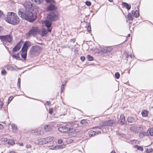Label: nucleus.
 Listing matches in <instances>:
<instances>
[{
  "label": "nucleus",
  "instance_id": "nucleus-30",
  "mask_svg": "<svg viewBox=\"0 0 153 153\" xmlns=\"http://www.w3.org/2000/svg\"><path fill=\"white\" fill-rule=\"evenodd\" d=\"M27 49L28 48L27 47L23 45L22 49V52H27Z\"/></svg>",
  "mask_w": 153,
  "mask_h": 153
},
{
  "label": "nucleus",
  "instance_id": "nucleus-11",
  "mask_svg": "<svg viewBox=\"0 0 153 153\" xmlns=\"http://www.w3.org/2000/svg\"><path fill=\"white\" fill-rule=\"evenodd\" d=\"M51 21H49L48 20L44 21V23L46 26L47 28V30L48 31L51 32L52 28L51 27Z\"/></svg>",
  "mask_w": 153,
  "mask_h": 153
},
{
  "label": "nucleus",
  "instance_id": "nucleus-49",
  "mask_svg": "<svg viewBox=\"0 0 153 153\" xmlns=\"http://www.w3.org/2000/svg\"><path fill=\"white\" fill-rule=\"evenodd\" d=\"M80 59L82 61H83L85 59V57L84 56H81L80 57Z\"/></svg>",
  "mask_w": 153,
  "mask_h": 153
},
{
  "label": "nucleus",
  "instance_id": "nucleus-58",
  "mask_svg": "<svg viewBox=\"0 0 153 153\" xmlns=\"http://www.w3.org/2000/svg\"><path fill=\"white\" fill-rule=\"evenodd\" d=\"M64 88V87H63V86H62V87H61V92H63V90Z\"/></svg>",
  "mask_w": 153,
  "mask_h": 153
},
{
  "label": "nucleus",
  "instance_id": "nucleus-52",
  "mask_svg": "<svg viewBox=\"0 0 153 153\" xmlns=\"http://www.w3.org/2000/svg\"><path fill=\"white\" fill-rule=\"evenodd\" d=\"M89 32H90V31H91V27L90 26H88V28H87Z\"/></svg>",
  "mask_w": 153,
  "mask_h": 153
},
{
  "label": "nucleus",
  "instance_id": "nucleus-2",
  "mask_svg": "<svg viewBox=\"0 0 153 153\" xmlns=\"http://www.w3.org/2000/svg\"><path fill=\"white\" fill-rule=\"evenodd\" d=\"M6 21L8 23L15 25L19 23V19L16 14L13 12H9L7 15Z\"/></svg>",
  "mask_w": 153,
  "mask_h": 153
},
{
  "label": "nucleus",
  "instance_id": "nucleus-10",
  "mask_svg": "<svg viewBox=\"0 0 153 153\" xmlns=\"http://www.w3.org/2000/svg\"><path fill=\"white\" fill-rule=\"evenodd\" d=\"M23 5L25 8V10H31L32 7V4L29 1H26L23 4Z\"/></svg>",
  "mask_w": 153,
  "mask_h": 153
},
{
  "label": "nucleus",
  "instance_id": "nucleus-61",
  "mask_svg": "<svg viewBox=\"0 0 153 153\" xmlns=\"http://www.w3.org/2000/svg\"><path fill=\"white\" fill-rule=\"evenodd\" d=\"M4 141H7V139L6 138H4Z\"/></svg>",
  "mask_w": 153,
  "mask_h": 153
},
{
  "label": "nucleus",
  "instance_id": "nucleus-48",
  "mask_svg": "<svg viewBox=\"0 0 153 153\" xmlns=\"http://www.w3.org/2000/svg\"><path fill=\"white\" fill-rule=\"evenodd\" d=\"M1 73L2 74H6V71L5 70H2L1 71Z\"/></svg>",
  "mask_w": 153,
  "mask_h": 153
},
{
  "label": "nucleus",
  "instance_id": "nucleus-26",
  "mask_svg": "<svg viewBox=\"0 0 153 153\" xmlns=\"http://www.w3.org/2000/svg\"><path fill=\"white\" fill-rule=\"evenodd\" d=\"M127 18L128 20H132L133 19V17L131 15V14L129 13L127 15Z\"/></svg>",
  "mask_w": 153,
  "mask_h": 153
},
{
  "label": "nucleus",
  "instance_id": "nucleus-5",
  "mask_svg": "<svg viewBox=\"0 0 153 153\" xmlns=\"http://www.w3.org/2000/svg\"><path fill=\"white\" fill-rule=\"evenodd\" d=\"M47 3H50V4L48 6L46 10L47 11L54 10L57 8L55 6V1L54 0H45Z\"/></svg>",
  "mask_w": 153,
  "mask_h": 153
},
{
  "label": "nucleus",
  "instance_id": "nucleus-27",
  "mask_svg": "<svg viewBox=\"0 0 153 153\" xmlns=\"http://www.w3.org/2000/svg\"><path fill=\"white\" fill-rule=\"evenodd\" d=\"M27 52H22L21 56L24 59H25L27 56Z\"/></svg>",
  "mask_w": 153,
  "mask_h": 153
},
{
  "label": "nucleus",
  "instance_id": "nucleus-23",
  "mask_svg": "<svg viewBox=\"0 0 153 153\" xmlns=\"http://www.w3.org/2000/svg\"><path fill=\"white\" fill-rule=\"evenodd\" d=\"M88 134L90 136H93L96 134V132L93 131L91 130L89 131Z\"/></svg>",
  "mask_w": 153,
  "mask_h": 153
},
{
  "label": "nucleus",
  "instance_id": "nucleus-4",
  "mask_svg": "<svg viewBox=\"0 0 153 153\" xmlns=\"http://www.w3.org/2000/svg\"><path fill=\"white\" fill-rule=\"evenodd\" d=\"M39 29L37 27H32L29 30V31L26 34V36L27 38H30L31 36H35L38 33Z\"/></svg>",
  "mask_w": 153,
  "mask_h": 153
},
{
  "label": "nucleus",
  "instance_id": "nucleus-33",
  "mask_svg": "<svg viewBox=\"0 0 153 153\" xmlns=\"http://www.w3.org/2000/svg\"><path fill=\"white\" fill-rule=\"evenodd\" d=\"M31 1H34L37 4H39L41 3L42 1V0H31Z\"/></svg>",
  "mask_w": 153,
  "mask_h": 153
},
{
  "label": "nucleus",
  "instance_id": "nucleus-55",
  "mask_svg": "<svg viewBox=\"0 0 153 153\" xmlns=\"http://www.w3.org/2000/svg\"><path fill=\"white\" fill-rule=\"evenodd\" d=\"M3 128V126L2 124H0V129H2Z\"/></svg>",
  "mask_w": 153,
  "mask_h": 153
},
{
  "label": "nucleus",
  "instance_id": "nucleus-56",
  "mask_svg": "<svg viewBox=\"0 0 153 153\" xmlns=\"http://www.w3.org/2000/svg\"><path fill=\"white\" fill-rule=\"evenodd\" d=\"M46 104H47L48 105H49L51 104V102H50L49 101H47L46 102Z\"/></svg>",
  "mask_w": 153,
  "mask_h": 153
},
{
  "label": "nucleus",
  "instance_id": "nucleus-20",
  "mask_svg": "<svg viewBox=\"0 0 153 153\" xmlns=\"http://www.w3.org/2000/svg\"><path fill=\"white\" fill-rule=\"evenodd\" d=\"M132 13L133 15L136 18H137L139 16V13L138 11L137 10H136L135 11H132Z\"/></svg>",
  "mask_w": 153,
  "mask_h": 153
},
{
  "label": "nucleus",
  "instance_id": "nucleus-15",
  "mask_svg": "<svg viewBox=\"0 0 153 153\" xmlns=\"http://www.w3.org/2000/svg\"><path fill=\"white\" fill-rule=\"evenodd\" d=\"M47 33V31L45 29H43L41 30H39V31L38 33L40 34L41 36H45Z\"/></svg>",
  "mask_w": 153,
  "mask_h": 153
},
{
  "label": "nucleus",
  "instance_id": "nucleus-8",
  "mask_svg": "<svg viewBox=\"0 0 153 153\" xmlns=\"http://www.w3.org/2000/svg\"><path fill=\"white\" fill-rule=\"evenodd\" d=\"M113 123V121L112 120H110L108 121L105 122L101 126H99L98 128L100 129H102L103 128H105L106 126H111L112 125ZM97 128H98L97 127Z\"/></svg>",
  "mask_w": 153,
  "mask_h": 153
},
{
  "label": "nucleus",
  "instance_id": "nucleus-50",
  "mask_svg": "<svg viewBox=\"0 0 153 153\" xmlns=\"http://www.w3.org/2000/svg\"><path fill=\"white\" fill-rule=\"evenodd\" d=\"M62 140L61 139H59L58 140V143L59 144H61L62 143Z\"/></svg>",
  "mask_w": 153,
  "mask_h": 153
},
{
  "label": "nucleus",
  "instance_id": "nucleus-37",
  "mask_svg": "<svg viewBox=\"0 0 153 153\" xmlns=\"http://www.w3.org/2000/svg\"><path fill=\"white\" fill-rule=\"evenodd\" d=\"M115 76L117 79H119L120 77V74L118 72H116L115 74Z\"/></svg>",
  "mask_w": 153,
  "mask_h": 153
},
{
  "label": "nucleus",
  "instance_id": "nucleus-63",
  "mask_svg": "<svg viewBox=\"0 0 153 153\" xmlns=\"http://www.w3.org/2000/svg\"><path fill=\"white\" fill-rule=\"evenodd\" d=\"M10 153H15V152H14L13 151H12L11 152H10Z\"/></svg>",
  "mask_w": 153,
  "mask_h": 153
},
{
  "label": "nucleus",
  "instance_id": "nucleus-42",
  "mask_svg": "<svg viewBox=\"0 0 153 153\" xmlns=\"http://www.w3.org/2000/svg\"><path fill=\"white\" fill-rule=\"evenodd\" d=\"M85 4L89 6L91 5V3L90 1H86L85 2Z\"/></svg>",
  "mask_w": 153,
  "mask_h": 153
},
{
  "label": "nucleus",
  "instance_id": "nucleus-14",
  "mask_svg": "<svg viewBox=\"0 0 153 153\" xmlns=\"http://www.w3.org/2000/svg\"><path fill=\"white\" fill-rule=\"evenodd\" d=\"M21 45L20 43H19L16 46H15L13 49V52H17L19 51L21 48Z\"/></svg>",
  "mask_w": 153,
  "mask_h": 153
},
{
  "label": "nucleus",
  "instance_id": "nucleus-62",
  "mask_svg": "<svg viewBox=\"0 0 153 153\" xmlns=\"http://www.w3.org/2000/svg\"><path fill=\"white\" fill-rule=\"evenodd\" d=\"M96 132V134H98L101 133L100 131H97V132Z\"/></svg>",
  "mask_w": 153,
  "mask_h": 153
},
{
  "label": "nucleus",
  "instance_id": "nucleus-21",
  "mask_svg": "<svg viewBox=\"0 0 153 153\" xmlns=\"http://www.w3.org/2000/svg\"><path fill=\"white\" fill-rule=\"evenodd\" d=\"M148 112L146 110H143L141 112V114L143 117H145L148 116Z\"/></svg>",
  "mask_w": 153,
  "mask_h": 153
},
{
  "label": "nucleus",
  "instance_id": "nucleus-43",
  "mask_svg": "<svg viewBox=\"0 0 153 153\" xmlns=\"http://www.w3.org/2000/svg\"><path fill=\"white\" fill-rule=\"evenodd\" d=\"M13 97L12 96L10 97L8 99V103L10 102V101L13 100Z\"/></svg>",
  "mask_w": 153,
  "mask_h": 153
},
{
  "label": "nucleus",
  "instance_id": "nucleus-51",
  "mask_svg": "<svg viewBox=\"0 0 153 153\" xmlns=\"http://www.w3.org/2000/svg\"><path fill=\"white\" fill-rule=\"evenodd\" d=\"M3 31V28L1 27H0V33H2Z\"/></svg>",
  "mask_w": 153,
  "mask_h": 153
},
{
  "label": "nucleus",
  "instance_id": "nucleus-24",
  "mask_svg": "<svg viewBox=\"0 0 153 153\" xmlns=\"http://www.w3.org/2000/svg\"><path fill=\"white\" fill-rule=\"evenodd\" d=\"M127 120L129 123H133L135 121V119L131 117H128L127 118Z\"/></svg>",
  "mask_w": 153,
  "mask_h": 153
},
{
  "label": "nucleus",
  "instance_id": "nucleus-16",
  "mask_svg": "<svg viewBox=\"0 0 153 153\" xmlns=\"http://www.w3.org/2000/svg\"><path fill=\"white\" fill-rule=\"evenodd\" d=\"M120 121L121 124L122 125L124 124L125 121V116L123 115H121L120 117Z\"/></svg>",
  "mask_w": 153,
  "mask_h": 153
},
{
  "label": "nucleus",
  "instance_id": "nucleus-22",
  "mask_svg": "<svg viewBox=\"0 0 153 153\" xmlns=\"http://www.w3.org/2000/svg\"><path fill=\"white\" fill-rule=\"evenodd\" d=\"M147 132L148 135H149V134L151 136H153V128H152L150 129H149L147 131Z\"/></svg>",
  "mask_w": 153,
  "mask_h": 153
},
{
  "label": "nucleus",
  "instance_id": "nucleus-25",
  "mask_svg": "<svg viewBox=\"0 0 153 153\" xmlns=\"http://www.w3.org/2000/svg\"><path fill=\"white\" fill-rule=\"evenodd\" d=\"M7 143L10 145H13L15 144L14 141L12 139L9 140Z\"/></svg>",
  "mask_w": 153,
  "mask_h": 153
},
{
  "label": "nucleus",
  "instance_id": "nucleus-7",
  "mask_svg": "<svg viewBox=\"0 0 153 153\" xmlns=\"http://www.w3.org/2000/svg\"><path fill=\"white\" fill-rule=\"evenodd\" d=\"M58 19V14L55 13L53 12L50 13L47 16V20L51 22L56 20Z\"/></svg>",
  "mask_w": 153,
  "mask_h": 153
},
{
  "label": "nucleus",
  "instance_id": "nucleus-3",
  "mask_svg": "<svg viewBox=\"0 0 153 153\" xmlns=\"http://www.w3.org/2000/svg\"><path fill=\"white\" fill-rule=\"evenodd\" d=\"M54 139V138L53 137L49 136L46 138H40L35 140L34 143L37 144H42L51 142L53 141Z\"/></svg>",
  "mask_w": 153,
  "mask_h": 153
},
{
  "label": "nucleus",
  "instance_id": "nucleus-57",
  "mask_svg": "<svg viewBox=\"0 0 153 153\" xmlns=\"http://www.w3.org/2000/svg\"><path fill=\"white\" fill-rule=\"evenodd\" d=\"M18 144L20 146H22L23 145V144L22 143H18Z\"/></svg>",
  "mask_w": 153,
  "mask_h": 153
},
{
  "label": "nucleus",
  "instance_id": "nucleus-18",
  "mask_svg": "<svg viewBox=\"0 0 153 153\" xmlns=\"http://www.w3.org/2000/svg\"><path fill=\"white\" fill-rule=\"evenodd\" d=\"M43 128L46 131H50L52 129V127L48 125L44 126Z\"/></svg>",
  "mask_w": 153,
  "mask_h": 153
},
{
  "label": "nucleus",
  "instance_id": "nucleus-13",
  "mask_svg": "<svg viewBox=\"0 0 153 153\" xmlns=\"http://www.w3.org/2000/svg\"><path fill=\"white\" fill-rule=\"evenodd\" d=\"M69 128L65 126H62L58 128V130L62 133L68 132Z\"/></svg>",
  "mask_w": 153,
  "mask_h": 153
},
{
  "label": "nucleus",
  "instance_id": "nucleus-60",
  "mask_svg": "<svg viewBox=\"0 0 153 153\" xmlns=\"http://www.w3.org/2000/svg\"><path fill=\"white\" fill-rule=\"evenodd\" d=\"M69 141L70 143H71L73 141V140L72 139H69Z\"/></svg>",
  "mask_w": 153,
  "mask_h": 153
},
{
  "label": "nucleus",
  "instance_id": "nucleus-46",
  "mask_svg": "<svg viewBox=\"0 0 153 153\" xmlns=\"http://www.w3.org/2000/svg\"><path fill=\"white\" fill-rule=\"evenodd\" d=\"M64 145H61L58 146V148L60 149H62L64 147Z\"/></svg>",
  "mask_w": 153,
  "mask_h": 153
},
{
  "label": "nucleus",
  "instance_id": "nucleus-47",
  "mask_svg": "<svg viewBox=\"0 0 153 153\" xmlns=\"http://www.w3.org/2000/svg\"><path fill=\"white\" fill-rule=\"evenodd\" d=\"M26 147L27 148H30L31 147V146L30 144H27L26 146Z\"/></svg>",
  "mask_w": 153,
  "mask_h": 153
},
{
  "label": "nucleus",
  "instance_id": "nucleus-35",
  "mask_svg": "<svg viewBox=\"0 0 153 153\" xmlns=\"http://www.w3.org/2000/svg\"><path fill=\"white\" fill-rule=\"evenodd\" d=\"M20 78H19L18 80L17 86L19 88H20Z\"/></svg>",
  "mask_w": 153,
  "mask_h": 153
},
{
  "label": "nucleus",
  "instance_id": "nucleus-44",
  "mask_svg": "<svg viewBox=\"0 0 153 153\" xmlns=\"http://www.w3.org/2000/svg\"><path fill=\"white\" fill-rule=\"evenodd\" d=\"M53 112V109L52 108H49V113L50 114H52Z\"/></svg>",
  "mask_w": 153,
  "mask_h": 153
},
{
  "label": "nucleus",
  "instance_id": "nucleus-54",
  "mask_svg": "<svg viewBox=\"0 0 153 153\" xmlns=\"http://www.w3.org/2000/svg\"><path fill=\"white\" fill-rule=\"evenodd\" d=\"M76 40V39H71V40L70 41H71V42H75Z\"/></svg>",
  "mask_w": 153,
  "mask_h": 153
},
{
  "label": "nucleus",
  "instance_id": "nucleus-41",
  "mask_svg": "<svg viewBox=\"0 0 153 153\" xmlns=\"http://www.w3.org/2000/svg\"><path fill=\"white\" fill-rule=\"evenodd\" d=\"M86 123V121L85 120H82L80 121V123L82 124H85Z\"/></svg>",
  "mask_w": 153,
  "mask_h": 153
},
{
  "label": "nucleus",
  "instance_id": "nucleus-40",
  "mask_svg": "<svg viewBox=\"0 0 153 153\" xmlns=\"http://www.w3.org/2000/svg\"><path fill=\"white\" fill-rule=\"evenodd\" d=\"M75 129L73 128H69V130H68L69 133L75 131Z\"/></svg>",
  "mask_w": 153,
  "mask_h": 153
},
{
  "label": "nucleus",
  "instance_id": "nucleus-12",
  "mask_svg": "<svg viewBox=\"0 0 153 153\" xmlns=\"http://www.w3.org/2000/svg\"><path fill=\"white\" fill-rule=\"evenodd\" d=\"M32 49L33 52L36 53H39L41 50V47L38 46L33 47Z\"/></svg>",
  "mask_w": 153,
  "mask_h": 153
},
{
  "label": "nucleus",
  "instance_id": "nucleus-32",
  "mask_svg": "<svg viewBox=\"0 0 153 153\" xmlns=\"http://www.w3.org/2000/svg\"><path fill=\"white\" fill-rule=\"evenodd\" d=\"M135 146L137 149L141 151H143V148L142 147L138 146Z\"/></svg>",
  "mask_w": 153,
  "mask_h": 153
},
{
  "label": "nucleus",
  "instance_id": "nucleus-34",
  "mask_svg": "<svg viewBox=\"0 0 153 153\" xmlns=\"http://www.w3.org/2000/svg\"><path fill=\"white\" fill-rule=\"evenodd\" d=\"M87 58L89 61H91L93 60V58L90 55L87 56Z\"/></svg>",
  "mask_w": 153,
  "mask_h": 153
},
{
  "label": "nucleus",
  "instance_id": "nucleus-28",
  "mask_svg": "<svg viewBox=\"0 0 153 153\" xmlns=\"http://www.w3.org/2000/svg\"><path fill=\"white\" fill-rule=\"evenodd\" d=\"M24 45L28 48L29 47L31 46V43L29 41H26L24 44Z\"/></svg>",
  "mask_w": 153,
  "mask_h": 153
},
{
  "label": "nucleus",
  "instance_id": "nucleus-29",
  "mask_svg": "<svg viewBox=\"0 0 153 153\" xmlns=\"http://www.w3.org/2000/svg\"><path fill=\"white\" fill-rule=\"evenodd\" d=\"M11 126L13 130L16 131L17 129V126L14 124H12Z\"/></svg>",
  "mask_w": 153,
  "mask_h": 153
},
{
  "label": "nucleus",
  "instance_id": "nucleus-39",
  "mask_svg": "<svg viewBox=\"0 0 153 153\" xmlns=\"http://www.w3.org/2000/svg\"><path fill=\"white\" fill-rule=\"evenodd\" d=\"M4 17V15L3 12L0 10V19Z\"/></svg>",
  "mask_w": 153,
  "mask_h": 153
},
{
  "label": "nucleus",
  "instance_id": "nucleus-36",
  "mask_svg": "<svg viewBox=\"0 0 153 153\" xmlns=\"http://www.w3.org/2000/svg\"><path fill=\"white\" fill-rule=\"evenodd\" d=\"M146 134L145 132H143L139 134V136L140 137H143L144 136L146 135Z\"/></svg>",
  "mask_w": 153,
  "mask_h": 153
},
{
  "label": "nucleus",
  "instance_id": "nucleus-53",
  "mask_svg": "<svg viewBox=\"0 0 153 153\" xmlns=\"http://www.w3.org/2000/svg\"><path fill=\"white\" fill-rule=\"evenodd\" d=\"M67 80H65V82H64V83H62V86H63L64 87L65 85L66 84V83H67Z\"/></svg>",
  "mask_w": 153,
  "mask_h": 153
},
{
  "label": "nucleus",
  "instance_id": "nucleus-59",
  "mask_svg": "<svg viewBox=\"0 0 153 153\" xmlns=\"http://www.w3.org/2000/svg\"><path fill=\"white\" fill-rule=\"evenodd\" d=\"M129 56H130L131 58H132L133 57V56L132 55L128 54L127 57H128Z\"/></svg>",
  "mask_w": 153,
  "mask_h": 153
},
{
  "label": "nucleus",
  "instance_id": "nucleus-19",
  "mask_svg": "<svg viewBox=\"0 0 153 153\" xmlns=\"http://www.w3.org/2000/svg\"><path fill=\"white\" fill-rule=\"evenodd\" d=\"M122 4L124 7H126V8L128 10L130 9L131 8V5L128 4L126 2H123Z\"/></svg>",
  "mask_w": 153,
  "mask_h": 153
},
{
  "label": "nucleus",
  "instance_id": "nucleus-9",
  "mask_svg": "<svg viewBox=\"0 0 153 153\" xmlns=\"http://www.w3.org/2000/svg\"><path fill=\"white\" fill-rule=\"evenodd\" d=\"M113 49L112 47L111 46H107L104 47L102 50V53H110Z\"/></svg>",
  "mask_w": 153,
  "mask_h": 153
},
{
  "label": "nucleus",
  "instance_id": "nucleus-45",
  "mask_svg": "<svg viewBox=\"0 0 153 153\" xmlns=\"http://www.w3.org/2000/svg\"><path fill=\"white\" fill-rule=\"evenodd\" d=\"M3 105V103L2 102L0 101V109L1 108Z\"/></svg>",
  "mask_w": 153,
  "mask_h": 153
},
{
  "label": "nucleus",
  "instance_id": "nucleus-17",
  "mask_svg": "<svg viewBox=\"0 0 153 153\" xmlns=\"http://www.w3.org/2000/svg\"><path fill=\"white\" fill-rule=\"evenodd\" d=\"M130 129L131 131L136 133L137 132V130L139 129V128L136 126H132L130 128Z\"/></svg>",
  "mask_w": 153,
  "mask_h": 153
},
{
  "label": "nucleus",
  "instance_id": "nucleus-38",
  "mask_svg": "<svg viewBox=\"0 0 153 153\" xmlns=\"http://www.w3.org/2000/svg\"><path fill=\"white\" fill-rule=\"evenodd\" d=\"M19 53H17L16 54H13L12 55V56L13 57H14L16 58H19Z\"/></svg>",
  "mask_w": 153,
  "mask_h": 153
},
{
  "label": "nucleus",
  "instance_id": "nucleus-1",
  "mask_svg": "<svg viewBox=\"0 0 153 153\" xmlns=\"http://www.w3.org/2000/svg\"><path fill=\"white\" fill-rule=\"evenodd\" d=\"M18 14L23 19L30 22L34 21L36 19V16L32 12L31 10L20 9L18 12Z\"/></svg>",
  "mask_w": 153,
  "mask_h": 153
},
{
  "label": "nucleus",
  "instance_id": "nucleus-31",
  "mask_svg": "<svg viewBox=\"0 0 153 153\" xmlns=\"http://www.w3.org/2000/svg\"><path fill=\"white\" fill-rule=\"evenodd\" d=\"M153 151L152 148L147 149H146V152L147 153H150L152 152Z\"/></svg>",
  "mask_w": 153,
  "mask_h": 153
},
{
  "label": "nucleus",
  "instance_id": "nucleus-6",
  "mask_svg": "<svg viewBox=\"0 0 153 153\" xmlns=\"http://www.w3.org/2000/svg\"><path fill=\"white\" fill-rule=\"evenodd\" d=\"M0 39L2 42L4 41L11 44L13 40V37L10 35L0 36Z\"/></svg>",
  "mask_w": 153,
  "mask_h": 153
},
{
  "label": "nucleus",
  "instance_id": "nucleus-64",
  "mask_svg": "<svg viewBox=\"0 0 153 153\" xmlns=\"http://www.w3.org/2000/svg\"><path fill=\"white\" fill-rule=\"evenodd\" d=\"M111 153H116L115 152L112 151Z\"/></svg>",
  "mask_w": 153,
  "mask_h": 153
}]
</instances>
